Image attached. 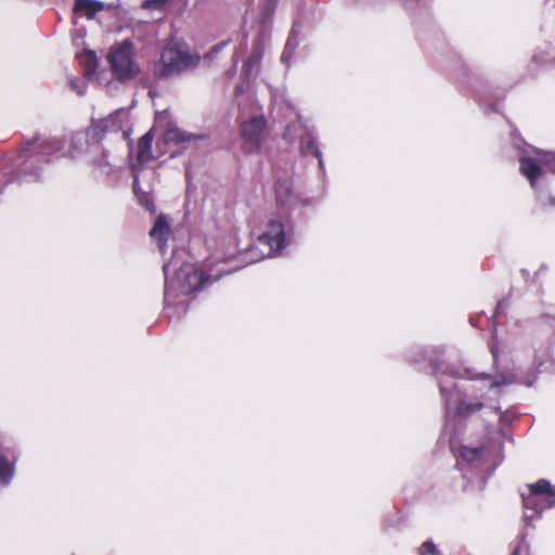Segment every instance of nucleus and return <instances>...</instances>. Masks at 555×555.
I'll list each match as a JSON object with an SVG mask.
<instances>
[{
	"mask_svg": "<svg viewBox=\"0 0 555 555\" xmlns=\"http://www.w3.org/2000/svg\"><path fill=\"white\" fill-rule=\"evenodd\" d=\"M529 492L522 493V504L526 511L532 509L533 514L525 513L526 519H532L540 516L545 508L555 505V487L546 479H540L534 483L528 485Z\"/></svg>",
	"mask_w": 555,
	"mask_h": 555,
	"instance_id": "423d86ee",
	"label": "nucleus"
},
{
	"mask_svg": "<svg viewBox=\"0 0 555 555\" xmlns=\"http://www.w3.org/2000/svg\"><path fill=\"white\" fill-rule=\"evenodd\" d=\"M169 234V224L164 216H158L154 227L152 228L150 235L158 241L159 249H163L166 245Z\"/></svg>",
	"mask_w": 555,
	"mask_h": 555,
	"instance_id": "2eb2a0df",
	"label": "nucleus"
},
{
	"mask_svg": "<svg viewBox=\"0 0 555 555\" xmlns=\"http://www.w3.org/2000/svg\"><path fill=\"white\" fill-rule=\"evenodd\" d=\"M243 92H244V87H243V85H238V86H236V87H235V94H236V95H240V94H241V93H243Z\"/></svg>",
	"mask_w": 555,
	"mask_h": 555,
	"instance_id": "cd10ccee",
	"label": "nucleus"
},
{
	"mask_svg": "<svg viewBox=\"0 0 555 555\" xmlns=\"http://www.w3.org/2000/svg\"><path fill=\"white\" fill-rule=\"evenodd\" d=\"M505 308V302L504 301H500L496 306V311H501Z\"/></svg>",
	"mask_w": 555,
	"mask_h": 555,
	"instance_id": "c85d7f7f",
	"label": "nucleus"
},
{
	"mask_svg": "<svg viewBox=\"0 0 555 555\" xmlns=\"http://www.w3.org/2000/svg\"><path fill=\"white\" fill-rule=\"evenodd\" d=\"M103 9L104 4L94 0H76L74 5L76 14L85 15L89 20L93 18Z\"/></svg>",
	"mask_w": 555,
	"mask_h": 555,
	"instance_id": "4468645a",
	"label": "nucleus"
},
{
	"mask_svg": "<svg viewBox=\"0 0 555 555\" xmlns=\"http://www.w3.org/2000/svg\"><path fill=\"white\" fill-rule=\"evenodd\" d=\"M418 554L420 555H426V554H429V555H439V552L436 547V545L431 542V541H426L424 542L420 548H418Z\"/></svg>",
	"mask_w": 555,
	"mask_h": 555,
	"instance_id": "b1692460",
	"label": "nucleus"
},
{
	"mask_svg": "<svg viewBox=\"0 0 555 555\" xmlns=\"http://www.w3.org/2000/svg\"><path fill=\"white\" fill-rule=\"evenodd\" d=\"M196 138H198V137L195 134H192V133H188V132H185L177 127H173V126L168 127L164 133V140L168 143H175V144L188 142V141L194 140Z\"/></svg>",
	"mask_w": 555,
	"mask_h": 555,
	"instance_id": "f3484780",
	"label": "nucleus"
},
{
	"mask_svg": "<svg viewBox=\"0 0 555 555\" xmlns=\"http://www.w3.org/2000/svg\"><path fill=\"white\" fill-rule=\"evenodd\" d=\"M483 453V448H468L462 447L460 450V456L462 460L468 463H475L478 461Z\"/></svg>",
	"mask_w": 555,
	"mask_h": 555,
	"instance_id": "aec40b11",
	"label": "nucleus"
},
{
	"mask_svg": "<svg viewBox=\"0 0 555 555\" xmlns=\"http://www.w3.org/2000/svg\"><path fill=\"white\" fill-rule=\"evenodd\" d=\"M275 198L278 206L283 210L284 217H286L289 211L308 203L294 192L293 183L287 179L278 181Z\"/></svg>",
	"mask_w": 555,
	"mask_h": 555,
	"instance_id": "9b49d317",
	"label": "nucleus"
},
{
	"mask_svg": "<svg viewBox=\"0 0 555 555\" xmlns=\"http://www.w3.org/2000/svg\"><path fill=\"white\" fill-rule=\"evenodd\" d=\"M438 376L439 388L441 396L446 400L447 409L450 408L452 401L456 403V415L460 417H468L475 412L481 410L483 404L481 402L468 403L466 402L460 392H452L455 385L448 379V377L466 378V379H490L487 374H481L477 377L470 369H462L454 365H438L436 367Z\"/></svg>",
	"mask_w": 555,
	"mask_h": 555,
	"instance_id": "f03ea898",
	"label": "nucleus"
},
{
	"mask_svg": "<svg viewBox=\"0 0 555 555\" xmlns=\"http://www.w3.org/2000/svg\"><path fill=\"white\" fill-rule=\"evenodd\" d=\"M281 60H282L283 62H286V61H287L286 52H284V53H283V55H282Z\"/></svg>",
	"mask_w": 555,
	"mask_h": 555,
	"instance_id": "2f4dec72",
	"label": "nucleus"
},
{
	"mask_svg": "<svg viewBox=\"0 0 555 555\" xmlns=\"http://www.w3.org/2000/svg\"><path fill=\"white\" fill-rule=\"evenodd\" d=\"M13 474V465L3 454L0 453V481L8 485L11 481Z\"/></svg>",
	"mask_w": 555,
	"mask_h": 555,
	"instance_id": "6ab92c4d",
	"label": "nucleus"
},
{
	"mask_svg": "<svg viewBox=\"0 0 555 555\" xmlns=\"http://www.w3.org/2000/svg\"><path fill=\"white\" fill-rule=\"evenodd\" d=\"M152 132H146L138 142L137 146V159L140 164L149 163L153 159L152 156Z\"/></svg>",
	"mask_w": 555,
	"mask_h": 555,
	"instance_id": "dca6fc26",
	"label": "nucleus"
},
{
	"mask_svg": "<svg viewBox=\"0 0 555 555\" xmlns=\"http://www.w3.org/2000/svg\"><path fill=\"white\" fill-rule=\"evenodd\" d=\"M519 163L521 173L535 189L538 180L546 171L555 170V153L535 151L533 155H522Z\"/></svg>",
	"mask_w": 555,
	"mask_h": 555,
	"instance_id": "0eeeda50",
	"label": "nucleus"
},
{
	"mask_svg": "<svg viewBox=\"0 0 555 555\" xmlns=\"http://www.w3.org/2000/svg\"><path fill=\"white\" fill-rule=\"evenodd\" d=\"M262 56V50L259 46L255 49V51L250 54L248 60L243 66L242 74L246 79H249L251 76V72L254 67H257L260 63Z\"/></svg>",
	"mask_w": 555,
	"mask_h": 555,
	"instance_id": "a211bd4d",
	"label": "nucleus"
},
{
	"mask_svg": "<svg viewBox=\"0 0 555 555\" xmlns=\"http://www.w3.org/2000/svg\"><path fill=\"white\" fill-rule=\"evenodd\" d=\"M490 351H491V353H492V356H493V358L495 360L496 357H498V346L495 344V337H493V340L490 344Z\"/></svg>",
	"mask_w": 555,
	"mask_h": 555,
	"instance_id": "bb28decb",
	"label": "nucleus"
},
{
	"mask_svg": "<svg viewBox=\"0 0 555 555\" xmlns=\"http://www.w3.org/2000/svg\"><path fill=\"white\" fill-rule=\"evenodd\" d=\"M297 130H299L301 132V134H300L301 152L305 155H313V156L318 157L319 165L322 166L323 165L322 155H321L320 150L317 146L315 138L310 132H307L300 125L294 124V125L287 126L285 129L284 137L288 141H293V140H295V134L293 133V131H297Z\"/></svg>",
	"mask_w": 555,
	"mask_h": 555,
	"instance_id": "ddd939ff",
	"label": "nucleus"
},
{
	"mask_svg": "<svg viewBox=\"0 0 555 555\" xmlns=\"http://www.w3.org/2000/svg\"><path fill=\"white\" fill-rule=\"evenodd\" d=\"M137 188H138V179H134V181H133V190H134V192H137Z\"/></svg>",
	"mask_w": 555,
	"mask_h": 555,
	"instance_id": "7c9ffc66",
	"label": "nucleus"
},
{
	"mask_svg": "<svg viewBox=\"0 0 555 555\" xmlns=\"http://www.w3.org/2000/svg\"><path fill=\"white\" fill-rule=\"evenodd\" d=\"M170 0H145L142 8L145 10L162 11Z\"/></svg>",
	"mask_w": 555,
	"mask_h": 555,
	"instance_id": "4be33fe9",
	"label": "nucleus"
},
{
	"mask_svg": "<svg viewBox=\"0 0 555 555\" xmlns=\"http://www.w3.org/2000/svg\"><path fill=\"white\" fill-rule=\"evenodd\" d=\"M198 62L199 57L196 54L171 42L164 48L159 60L154 64L153 72L159 78H168L195 68Z\"/></svg>",
	"mask_w": 555,
	"mask_h": 555,
	"instance_id": "20e7f679",
	"label": "nucleus"
},
{
	"mask_svg": "<svg viewBox=\"0 0 555 555\" xmlns=\"http://www.w3.org/2000/svg\"><path fill=\"white\" fill-rule=\"evenodd\" d=\"M68 85L72 90H74L78 95H83L87 90V85L85 81H79L75 78L68 79Z\"/></svg>",
	"mask_w": 555,
	"mask_h": 555,
	"instance_id": "5701e85b",
	"label": "nucleus"
},
{
	"mask_svg": "<svg viewBox=\"0 0 555 555\" xmlns=\"http://www.w3.org/2000/svg\"><path fill=\"white\" fill-rule=\"evenodd\" d=\"M236 255V249L233 248L229 254H227L225 256H222V257H216L218 261H229L230 259L234 258Z\"/></svg>",
	"mask_w": 555,
	"mask_h": 555,
	"instance_id": "a878e982",
	"label": "nucleus"
},
{
	"mask_svg": "<svg viewBox=\"0 0 555 555\" xmlns=\"http://www.w3.org/2000/svg\"><path fill=\"white\" fill-rule=\"evenodd\" d=\"M240 132L244 151L248 154L257 153L268 135L267 120L262 115L253 116L241 124Z\"/></svg>",
	"mask_w": 555,
	"mask_h": 555,
	"instance_id": "1a4fd4ad",
	"label": "nucleus"
},
{
	"mask_svg": "<svg viewBox=\"0 0 555 555\" xmlns=\"http://www.w3.org/2000/svg\"><path fill=\"white\" fill-rule=\"evenodd\" d=\"M165 275V302L170 304L179 295H189L210 283V279L218 280L220 272L207 276L194 264L181 261L176 255L163 267Z\"/></svg>",
	"mask_w": 555,
	"mask_h": 555,
	"instance_id": "f257e3e1",
	"label": "nucleus"
},
{
	"mask_svg": "<svg viewBox=\"0 0 555 555\" xmlns=\"http://www.w3.org/2000/svg\"><path fill=\"white\" fill-rule=\"evenodd\" d=\"M107 60L114 76L120 81L130 80L140 72V67L134 60V47L129 39L113 46Z\"/></svg>",
	"mask_w": 555,
	"mask_h": 555,
	"instance_id": "39448f33",
	"label": "nucleus"
},
{
	"mask_svg": "<svg viewBox=\"0 0 555 555\" xmlns=\"http://www.w3.org/2000/svg\"><path fill=\"white\" fill-rule=\"evenodd\" d=\"M64 146V141L60 138H41L34 137L33 139L26 141L21 146L18 160H21L22 169L25 173L34 175L35 178L38 177L37 172L31 171L33 160L30 158H26L22 160L24 157V153L29 151H36L37 153L49 156L54 153L61 151Z\"/></svg>",
	"mask_w": 555,
	"mask_h": 555,
	"instance_id": "6e6552de",
	"label": "nucleus"
},
{
	"mask_svg": "<svg viewBox=\"0 0 555 555\" xmlns=\"http://www.w3.org/2000/svg\"><path fill=\"white\" fill-rule=\"evenodd\" d=\"M518 379L515 377V375H511L509 377H504L501 380H495L491 383V388L500 387L502 385H508L513 383H517Z\"/></svg>",
	"mask_w": 555,
	"mask_h": 555,
	"instance_id": "393cba45",
	"label": "nucleus"
},
{
	"mask_svg": "<svg viewBox=\"0 0 555 555\" xmlns=\"http://www.w3.org/2000/svg\"><path fill=\"white\" fill-rule=\"evenodd\" d=\"M80 62L87 67L88 75L91 70L95 68L96 65V56L94 52L88 51L82 53L80 56Z\"/></svg>",
	"mask_w": 555,
	"mask_h": 555,
	"instance_id": "412c9836",
	"label": "nucleus"
},
{
	"mask_svg": "<svg viewBox=\"0 0 555 555\" xmlns=\"http://www.w3.org/2000/svg\"><path fill=\"white\" fill-rule=\"evenodd\" d=\"M129 109L118 108L106 118L93 120L90 125V133H96L100 140H102V137L107 131L116 132L124 130L129 121Z\"/></svg>",
	"mask_w": 555,
	"mask_h": 555,
	"instance_id": "f8f14e48",
	"label": "nucleus"
},
{
	"mask_svg": "<svg viewBox=\"0 0 555 555\" xmlns=\"http://www.w3.org/2000/svg\"><path fill=\"white\" fill-rule=\"evenodd\" d=\"M520 547H521L520 545H519V546H517V547L514 550V552H513V554H512V555H518V553H519V551H520Z\"/></svg>",
	"mask_w": 555,
	"mask_h": 555,
	"instance_id": "c756f323",
	"label": "nucleus"
},
{
	"mask_svg": "<svg viewBox=\"0 0 555 555\" xmlns=\"http://www.w3.org/2000/svg\"><path fill=\"white\" fill-rule=\"evenodd\" d=\"M100 142L96 133H90V127H88L86 131L77 132L72 137L67 154L74 159L83 157L89 165L107 173L109 171L107 153Z\"/></svg>",
	"mask_w": 555,
	"mask_h": 555,
	"instance_id": "7ed1b4c3",
	"label": "nucleus"
},
{
	"mask_svg": "<svg viewBox=\"0 0 555 555\" xmlns=\"http://www.w3.org/2000/svg\"><path fill=\"white\" fill-rule=\"evenodd\" d=\"M282 218V216H279L269 219L264 230L259 234L258 245L267 248L266 251H262L259 259L269 257L284 247L285 229ZM256 260H258V258L253 259V261Z\"/></svg>",
	"mask_w": 555,
	"mask_h": 555,
	"instance_id": "9d476101",
	"label": "nucleus"
},
{
	"mask_svg": "<svg viewBox=\"0 0 555 555\" xmlns=\"http://www.w3.org/2000/svg\"><path fill=\"white\" fill-rule=\"evenodd\" d=\"M232 271H234V269L222 270L223 273H231Z\"/></svg>",
	"mask_w": 555,
	"mask_h": 555,
	"instance_id": "473e14b6",
	"label": "nucleus"
}]
</instances>
